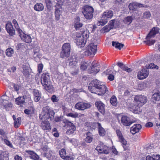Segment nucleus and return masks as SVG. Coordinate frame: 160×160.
<instances>
[{"label": "nucleus", "instance_id": "obj_14", "mask_svg": "<svg viewBox=\"0 0 160 160\" xmlns=\"http://www.w3.org/2000/svg\"><path fill=\"white\" fill-rule=\"evenodd\" d=\"M99 68V64L97 62V61H94L92 63L90 72L91 73H97L100 70Z\"/></svg>", "mask_w": 160, "mask_h": 160}, {"label": "nucleus", "instance_id": "obj_4", "mask_svg": "<svg viewBox=\"0 0 160 160\" xmlns=\"http://www.w3.org/2000/svg\"><path fill=\"white\" fill-rule=\"evenodd\" d=\"M41 83L47 90H51L53 88L49 80V75L48 73L45 72L42 75Z\"/></svg>", "mask_w": 160, "mask_h": 160}, {"label": "nucleus", "instance_id": "obj_26", "mask_svg": "<svg viewBox=\"0 0 160 160\" xmlns=\"http://www.w3.org/2000/svg\"><path fill=\"white\" fill-rule=\"evenodd\" d=\"M142 7H144L143 4L136 2L131 3L129 4L128 6L129 9L131 10H133L135 8Z\"/></svg>", "mask_w": 160, "mask_h": 160}, {"label": "nucleus", "instance_id": "obj_51", "mask_svg": "<svg viewBox=\"0 0 160 160\" xmlns=\"http://www.w3.org/2000/svg\"><path fill=\"white\" fill-rule=\"evenodd\" d=\"M151 16L150 12L149 11H146L143 13V17L144 18L148 19Z\"/></svg>", "mask_w": 160, "mask_h": 160}, {"label": "nucleus", "instance_id": "obj_60", "mask_svg": "<svg viewBox=\"0 0 160 160\" xmlns=\"http://www.w3.org/2000/svg\"><path fill=\"white\" fill-rule=\"evenodd\" d=\"M16 69L17 68L16 67L12 66L11 68V71L9 69H8L7 70V71L8 72H14L16 71Z\"/></svg>", "mask_w": 160, "mask_h": 160}, {"label": "nucleus", "instance_id": "obj_22", "mask_svg": "<svg viewBox=\"0 0 160 160\" xmlns=\"http://www.w3.org/2000/svg\"><path fill=\"white\" fill-rule=\"evenodd\" d=\"M113 12L112 10H107L104 11L102 15V18L110 19L113 17Z\"/></svg>", "mask_w": 160, "mask_h": 160}, {"label": "nucleus", "instance_id": "obj_33", "mask_svg": "<svg viewBox=\"0 0 160 160\" xmlns=\"http://www.w3.org/2000/svg\"><path fill=\"white\" fill-rule=\"evenodd\" d=\"M77 63V59L75 56H73L70 59V62L69 65L73 67L75 66Z\"/></svg>", "mask_w": 160, "mask_h": 160}, {"label": "nucleus", "instance_id": "obj_15", "mask_svg": "<svg viewBox=\"0 0 160 160\" xmlns=\"http://www.w3.org/2000/svg\"><path fill=\"white\" fill-rule=\"evenodd\" d=\"M93 127L92 128H95L97 127L98 129L99 134L101 136H104L106 133V131L104 129L102 128L100 123L99 122H94L92 124Z\"/></svg>", "mask_w": 160, "mask_h": 160}, {"label": "nucleus", "instance_id": "obj_20", "mask_svg": "<svg viewBox=\"0 0 160 160\" xmlns=\"http://www.w3.org/2000/svg\"><path fill=\"white\" fill-rule=\"evenodd\" d=\"M121 122L123 125L126 126H129L132 123L129 118L126 116H123L122 117Z\"/></svg>", "mask_w": 160, "mask_h": 160}, {"label": "nucleus", "instance_id": "obj_45", "mask_svg": "<svg viewBox=\"0 0 160 160\" xmlns=\"http://www.w3.org/2000/svg\"><path fill=\"white\" fill-rule=\"evenodd\" d=\"M146 84L144 82H142L138 85V89L140 90H142L146 88Z\"/></svg>", "mask_w": 160, "mask_h": 160}, {"label": "nucleus", "instance_id": "obj_11", "mask_svg": "<svg viewBox=\"0 0 160 160\" xmlns=\"http://www.w3.org/2000/svg\"><path fill=\"white\" fill-rule=\"evenodd\" d=\"M96 150L101 153L108 154L109 152V148L102 143H100L96 147Z\"/></svg>", "mask_w": 160, "mask_h": 160}, {"label": "nucleus", "instance_id": "obj_37", "mask_svg": "<svg viewBox=\"0 0 160 160\" xmlns=\"http://www.w3.org/2000/svg\"><path fill=\"white\" fill-rule=\"evenodd\" d=\"M47 7V9L45 11V13L47 17H51L52 15V12L51 8V6H48Z\"/></svg>", "mask_w": 160, "mask_h": 160}, {"label": "nucleus", "instance_id": "obj_62", "mask_svg": "<svg viewBox=\"0 0 160 160\" xmlns=\"http://www.w3.org/2000/svg\"><path fill=\"white\" fill-rule=\"evenodd\" d=\"M12 22L15 28H17L18 27H19L18 22L15 19H13Z\"/></svg>", "mask_w": 160, "mask_h": 160}, {"label": "nucleus", "instance_id": "obj_46", "mask_svg": "<svg viewBox=\"0 0 160 160\" xmlns=\"http://www.w3.org/2000/svg\"><path fill=\"white\" fill-rule=\"evenodd\" d=\"M66 115L68 117H70L73 118H76L78 117V114L76 112L74 113H66Z\"/></svg>", "mask_w": 160, "mask_h": 160}, {"label": "nucleus", "instance_id": "obj_30", "mask_svg": "<svg viewBox=\"0 0 160 160\" xmlns=\"http://www.w3.org/2000/svg\"><path fill=\"white\" fill-rule=\"evenodd\" d=\"M2 104L6 110H10L12 106V103L6 100H4L2 102Z\"/></svg>", "mask_w": 160, "mask_h": 160}, {"label": "nucleus", "instance_id": "obj_39", "mask_svg": "<svg viewBox=\"0 0 160 160\" xmlns=\"http://www.w3.org/2000/svg\"><path fill=\"white\" fill-rule=\"evenodd\" d=\"M112 45L113 46L115 47L116 48L120 50L124 46V45L119 43L118 42L113 41L112 42Z\"/></svg>", "mask_w": 160, "mask_h": 160}, {"label": "nucleus", "instance_id": "obj_64", "mask_svg": "<svg viewBox=\"0 0 160 160\" xmlns=\"http://www.w3.org/2000/svg\"><path fill=\"white\" fill-rule=\"evenodd\" d=\"M4 142L7 145L9 146L10 147L12 148V144L8 140L6 139H4Z\"/></svg>", "mask_w": 160, "mask_h": 160}, {"label": "nucleus", "instance_id": "obj_28", "mask_svg": "<svg viewBox=\"0 0 160 160\" xmlns=\"http://www.w3.org/2000/svg\"><path fill=\"white\" fill-rule=\"evenodd\" d=\"M34 108L32 106H31L24 110L25 113L28 116H31L34 113Z\"/></svg>", "mask_w": 160, "mask_h": 160}, {"label": "nucleus", "instance_id": "obj_36", "mask_svg": "<svg viewBox=\"0 0 160 160\" xmlns=\"http://www.w3.org/2000/svg\"><path fill=\"white\" fill-rule=\"evenodd\" d=\"M160 98L159 94L158 93H155L152 95L151 100L152 102L155 103L156 101L158 100Z\"/></svg>", "mask_w": 160, "mask_h": 160}, {"label": "nucleus", "instance_id": "obj_2", "mask_svg": "<svg viewBox=\"0 0 160 160\" xmlns=\"http://www.w3.org/2000/svg\"><path fill=\"white\" fill-rule=\"evenodd\" d=\"M88 88L91 93L99 95H104L107 91V87L105 85L97 79L92 81L89 84Z\"/></svg>", "mask_w": 160, "mask_h": 160}, {"label": "nucleus", "instance_id": "obj_54", "mask_svg": "<svg viewBox=\"0 0 160 160\" xmlns=\"http://www.w3.org/2000/svg\"><path fill=\"white\" fill-rule=\"evenodd\" d=\"M40 48L38 47L35 48L33 50V53L38 54H42L40 52Z\"/></svg>", "mask_w": 160, "mask_h": 160}, {"label": "nucleus", "instance_id": "obj_5", "mask_svg": "<svg viewBox=\"0 0 160 160\" xmlns=\"http://www.w3.org/2000/svg\"><path fill=\"white\" fill-rule=\"evenodd\" d=\"M57 2L55 6V19L56 21H58L62 13V6L65 1V0H57Z\"/></svg>", "mask_w": 160, "mask_h": 160}, {"label": "nucleus", "instance_id": "obj_57", "mask_svg": "<svg viewBox=\"0 0 160 160\" xmlns=\"http://www.w3.org/2000/svg\"><path fill=\"white\" fill-rule=\"evenodd\" d=\"M24 44L23 43H19L17 46V50H19L22 48L24 47Z\"/></svg>", "mask_w": 160, "mask_h": 160}, {"label": "nucleus", "instance_id": "obj_38", "mask_svg": "<svg viewBox=\"0 0 160 160\" xmlns=\"http://www.w3.org/2000/svg\"><path fill=\"white\" fill-rule=\"evenodd\" d=\"M132 20L133 18L132 16H128L124 18L123 22L125 24L128 25L132 22Z\"/></svg>", "mask_w": 160, "mask_h": 160}, {"label": "nucleus", "instance_id": "obj_9", "mask_svg": "<svg viewBox=\"0 0 160 160\" xmlns=\"http://www.w3.org/2000/svg\"><path fill=\"white\" fill-rule=\"evenodd\" d=\"M64 122L65 125L69 128L66 132V134L68 135H70L73 133L76 129L75 125L72 123L67 120L64 121Z\"/></svg>", "mask_w": 160, "mask_h": 160}, {"label": "nucleus", "instance_id": "obj_42", "mask_svg": "<svg viewBox=\"0 0 160 160\" xmlns=\"http://www.w3.org/2000/svg\"><path fill=\"white\" fill-rule=\"evenodd\" d=\"M110 101L112 105L113 106H116L118 103L117 98L114 96L112 97Z\"/></svg>", "mask_w": 160, "mask_h": 160}, {"label": "nucleus", "instance_id": "obj_24", "mask_svg": "<svg viewBox=\"0 0 160 160\" xmlns=\"http://www.w3.org/2000/svg\"><path fill=\"white\" fill-rule=\"evenodd\" d=\"M34 100L37 102L40 100L41 97V93L38 90L34 89L33 91Z\"/></svg>", "mask_w": 160, "mask_h": 160}, {"label": "nucleus", "instance_id": "obj_25", "mask_svg": "<svg viewBox=\"0 0 160 160\" xmlns=\"http://www.w3.org/2000/svg\"><path fill=\"white\" fill-rule=\"evenodd\" d=\"M26 152L30 155V157L33 160H42L35 152L30 150H27Z\"/></svg>", "mask_w": 160, "mask_h": 160}, {"label": "nucleus", "instance_id": "obj_35", "mask_svg": "<svg viewBox=\"0 0 160 160\" xmlns=\"http://www.w3.org/2000/svg\"><path fill=\"white\" fill-rule=\"evenodd\" d=\"M81 32H82V37H83V38L85 39L86 41L89 37L90 33L89 31L87 29H85V30H83Z\"/></svg>", "mask_w": 160, "mask_h": 160}, {"label": "nucleus", "instance_id": "obj_44", "mask_svg": "<svg viewBox=\"0 0 160 160\" xmlns=\"http://www.w3.org/2000/svg\"><path fill=\"white\" fill-rule=\"evenodd\" d=\"M59 154L61 157L63 159L66 155L65 149L64 148L61 149L59 151Z\"/></svg>", "mask_w": 160, "mask_h": 160}, {"label": "nucleus", "instance_id": "obj_34", "mask_svg": "<svg viewBox=\"0 0 160 160\" xmlns=\"http://www.w3.org/2000/svg\"><path fill=\"white\" fill-rule=\"evenodd\" d=\"M86 135L87 137L85 138V141L88 143L91 142H92L93 139L92 133L88 132H87Z\"/></svg>", "mask_w": 160, "mask_h": 160}, {"label": "nucleus", "instance_id": "obj_32", "mask_svg": "<svg viewBox=\"0 0 160 160\" xmlns=\"http://www.w3.org/2000/svg\"><path fill=\"white\" fill-rule=\"evenodd\" d=\"M16 104L20 105V106H22L25 103V100L23 97H19L16 99Z\"/></svg>", "mask_w": 160, "mask_h": 160}, {"label": "nucleus", "instance_id": "obj_27", "mask_svg": "<svg viewBox=\"0 0 160 160\" xmlns=\"http://www.w3.org/2000/svg\"><path fill=\"white\" fill-rule=\"evenodd\" d=\"M74 28L77 30L82 26L83 24L80 22V18L79 17L76 18L74 21Z\"/></svg>", "mask_w": 160, "mask_h": 160}, {"label": "nucleus", "instance_id": "obj_61", "mask_svg": "<svg viewBox=\"0 0 160 160\" xmlns=\"http://www.w3.org/2000/svg\"><path fill=\"white\" fill-rule=\"evenodd\" d=\"M122 70L128 72H130L132 71L131 68H128L126 66H125Z\"/></svg>", "mask_w": 160, "mask_h": 160}, {"label": "nucleus", "instance_id": "obj_55", "mask_svg": "<svg viewBox=\"0 0 160 160\" xmlns=\"http://www.w3.org/2000/svg\"><path fill=\"white\" fill-rule=\"evenodd\" d=\"M64 160H73L74 158L72 155H66L64 158H63Z\"/></svg>", "mask_w": 160, "mask_h": 160}, {"label": "nucleus", "instance_id": "obj_1", "mask_svg": "<svg viewBox=\"0 0 160 160\" xmlns=\"http://www.w3.org/2000/svg\"><path fill=\"white\" fill-rule=\"evenodd\" d=\"M54 112L49 106L44 107L43 108L42 112L40 115V119L43 118L45 120L42 121L41 123V127L44 130L49 131L51 129V127L50 124L48 121L46 120L50 119L51 121L54 118Z\"/></svg>", "mask_w": 160, "mask_h": 160}, {"label": "nucleus", "instance_id": "obj_16", "mask_svg": "<svg viewBox=\"0 0 160 160\" xmlns=\"http://www.w3.org/2000/svg\"><path fill=\"white\" fill-rule=\"evenodd\" d=\"M148 71L147 69L143 68L139 71L138 74V78L142 80L146 78L148 75Z\"/></svg>", "mask_w": 160, "mask_h": 160}, {"label": "nucleus", "instance_id": "obj_41", "mask_svg": "<svg viewBox=\"0 0 160 160\" xmlns=\"http://www.w3.org/2000/svg\"><path fill=\"white\" fill-rule=\"evenodd\" d=\"M21 118L20 117H18L15 120L14 122V126L15 128H17L20 126L21 123Z\"/></svg>", "mask_w": 160, "mask_h": 160}, {"label": "nucleus", "instance_id": "obj_47", "mask_svg": "<svg viewBox=\"0 0 160 160\" xmlns=\"http://www.w3.org/2000/svg\"><path fill=\"white\" fill-rule=\"evenodd\" d=\"M23 70L22 72L25 75H27L29 74V69L28 67L23 66L22 67Z\"/></svg>", "mask_w": 160, "mask_h": 160}, {"label": "nucleus", "instance_id": "obj_10", "mask_svg": "<svg viewBox=\"0 0 160 160\" xmlns=\"http://www.w3.org/2000/svg\"><path fill=\"white\" fill-rule=\"evenodd\" d=\"M91 105L89 103L84 102H79L75 105V108L79 110H84L89 108Z\"/></svg>", "mask_w": 160, "mask_h": 160}, {"label": "nucleus", "instance_id": "obj_49", "mask_svg": "<svg viewBox=\"0 0 160 160\" xmlns=\"http://www.w3.org/2000/svg\"><path fill=\"white\" fill-rule=\"evenodd\" d=\"M142 106H140L139 105L137 104V106H134L133 107V110L134 111V112L136 113H138V112H140L141 109H140V107Z\"/></svg>", "mask_w": 160, "mask_h": 160}, {"label": "nucleus", "instance_id": "obj_19", "mask_svg": "<svg viewBox=\"0 0 160 160\" xmlns=\"http://www.w3.org/2000/svg\"><path fill=\"white\" fill-rule=\"evenodd\" d=\"M6 28L7 32L10 35H12L14 34L15 31L13 28V26L11 22H8L6 25Z\"/></svg>", "mask_w": 160, "mask_h": 160}, {"label": "nucleus", "instance_id": "obj_23", "mask_svg": "<svg viewBox=\"0 0 160 160\" xmlns=\"http://www.w3.org/2000/svg\"><path fill=\"white\" fill-rule=\"evenodd\" d=\"M20 36L22 40L26 43H30L32 42V38L30 35L23 33L20 35Z\"/></svg>", "mask_w": 160, "mask_h": 160}, {"label": "nucleus", "instance_id": "obj_13", "mask_svg": "<svg viewBox=\"0 0 160 160\" xmlns=\"http://www.w3.org/2000/svg\"><path fill=\"white\" fill-rule=\"evenodd\" d=\"M117 136L119 141L123 145L124 150H126L127 148L125 147L127 144V142L124 138L121 131L119 130H117L116 131Z\"/></svg>", "mask_w": 160, "mask_h": 160}, {"label": "nucleus", "instance_id": "obj_43", "mask_svg": "<svg viewBox=\"0 0 160 160\" xmlns=\"http://www.w3.org/2000/svg\"><path fill=\"white\" fill-rule=\"evenodd\" d=\"M108 22V19L105 18H103L100 20V21H98L97 25L98 26H103L105 25Z\"/></svg>", "mask_w": 160, "mask_h": 160}, {"label": "nucleus", "instance_id": "obj_12", "mask_svg": "<svg viewBox=\"0 0 160 160\" xmlns=\"http://www.w3.org/2000/svg\"><path fill=\"white\" fill-rule=\"evenodd\" d=\"M134 101L137 104L142 106L146 102L147 98L144 96H136L134 98Z\"/></svg>", "mask_w": 160, "mask_h": 160}, {"label": "nucleus", "instance_id": "obj_53", "mask_svg": "<svg viewBox=\"0 0 160 160\" xmlns=\"http://www.w3.org/2000/svg\"><path fill=\"white\" fill-rule=\"evenodd\" d=\"M70 142L74 146L78 145L77 140L75 138H72L70 140Z\"/></svg>", "mask_w": 160, "mask_h": 160}, {"label": "nucleus", "instance_id": "obj_8", "mask_svg": "<svg viewBox=\"0 0 160 160\" xmlns=\"http://www.w3.org/2000/svg\"><path fill=\"white\" fill-rule=\"evenodd\" d=\"M97 50V44L94 43H91L87 47L84 52L85 54L88 56L92 55H94L96 53Z\"/></svg>", "mask_w": 160, "mask_h": 160}, {"label": "nucleus", "instance_id": "obj_29", "mask_svg": "<svg viewBox=\"0 0 160 160\" xmlns=\"http://www.w3.org/2000/svg\"><path fill=\"white\" fill-rule=\"evenodd\" d=\"M34 9L35 10L37 11L40 12L44 10V7L42 3L38 2L35 5L34 7Z\"/></svg>", "mask_w": 160, "mask_h": 160}, {"label": "nucleus", "instance_id": "obj_3", "mask_svg": "<svg viewBox=\"0 0 160 160\" xmlns=\"http://www.w3.org/2000/svg\"><path fill=\"white\" fill-rule=\"evenodd\" d=\"M159 28L157 27L153 28L147 35L146 38L147 40L144 41V43L149 46L152 45L155 43V41L151 39L153 38L156 34L159 33Z\"/></svg>", "mask_w": 160, "mask_h": 160}, {"label": "nucleus", "instance_id": "obj_52", "mask_svg": "<svg viewBox=\"0 0 160 160\" xmlns=\"http://www.w3.org/2000/svg\"><path fill=\"white\" fill-rule=\"evenodd\" d=\"M52 152L50 150L48 152H46L44 153V155L45 157L48 158V159H50L52 157Z\"/></svg>", "mask_w": 160, "mask_h": 160}, {"label": "nucleus", "instance_id": "obj_6", "mask_svg": "<svg viewBox=\"0 0 160 160\" xmlns=\"http://www.w3.org/2000/svg\"><path fill=\"white\" fill-rule=\"evenodd\" d=\"M94 9L92 7L88 5H86L83 8L82 11L84 17L87 19H91L93 17Z\"/></svg>", "mask_w": 160, "mask_h": 160}, {"label": "nucleus", "instance_id": "obj_50", "mask_svg": "<svg viewBox=\"0 0 160 160\" xmlns=\"http://www.w3.org/2000/svg\"><path fill=\"white\" fill-rule=\"evenodd\" d=\"M51 99L53 102H56L59 100L58 97H57L55 95H53L51 98Z\"/></svg>", "mask_w": 160, "mask_h": 160}, {"label": "nucleus", "instance_id": "obj_58", "mask_svg": "<svg viewBox=\"0 0 160 160\" xmlns=\"http://www.w3.org/2000/svg\"><path fill=\"white\" fill-rule=\"evenodd\" d=\"M103 30L105 32H108L111 29V27L109 25H107L103 28Z\"/></svg>", "mask_w": 160, "mask_h": 160}, {"label": "nucleus", "instance_id": "obj_48", "mask_svg": "<svg viewBox=\"0 0 160 160\" xmlns=\"http://www.w3.org/2000/svg\"><path fill=\"white\" fill-rule=\"evenodd\" d=\"M145 67L147 68H150V69H158V67L157 65H155L153 63H151L150 64H149L148 66L146 65Z\"/></svg>", "mask_w": 160, "mask_h": 160}, {"label": "nucleus", "instance_id": "obj_21", "mask_svg": "<svg viewBox=\"0 0 160 160\" xmlns=\"http://www.w3.org/2000/svg\"><path fill=\"white\" fill-rule=\"evenodd\" d=\"M95 105L99 111L101 113H104L105 112L104 104L101 101L96 102L95 103Z\"/></svg>", "mask_w": 160, "mask_h": 160}, {"label": "nucleus", "instance_id": "obj_31", "mask_svg": "<svg viewBox=\"0 0 160 160\" xmlns=\"http://www.w3.org/2000/svg\"><path fill=\"white\" fill-rule=\"evenodd\" d=\"M91 63V62L90 61L82 62L80 66L81 70L82 71L85 70L90 65Z\"/></svg>", "mask_w": 160, "mask_h": 160}, {"label": "nucleus", "instance_id": "obj_7", "mask_svg": "<svg viewBox=\"0 0 160 160\" xmlns=\"http://www.w3.org/2000/svg\"><path fill=\"white\" fill-rule=\"evenodd\" d=\"M71 51L70 45L69 43H64L62 47V50L60 56L62 58L68 57L70 54Z\"/></svg>", "mask_w": 160, "mask_h": 160}, {"label": "nucleus", "instance_id": "obj_17", "mask_svg": "<svg viewBox=\"0 0 160 160\" xmlns=\"http://www.w3.org/2000/svg\"><path fill=\"white\" fill-rule=\"evenodd\" d=\"M142 128L141 125L139 124H135L131 127L130 132L132 134H135L138 132Z\"/></svg>", "mask_w": 160, "mask_h": 160}, {"label": "nucleus", "instance_id": "obj_40", "mask_svg": "<svg viewBox=\"0 0 160 160\" xmlns=\"http://www.w3.org/2000/svg\"><path fill=\"white\" fill-rule=\"evenodd\" d=\"M14 53V50L13 49L11 48H9L6 50V55L8 57H11L12 56V54Z\"/></svg>", "mask_w": 160, "mask_h": 160}, {"label": "nucleus", "instance_id": "obj_59", "mask_svg": "<svg viewBox=\"0 0 160 160\" xmlns=\"http://www.w3.org/2000/svg\"><path fill=\"white\" fill-rule=\"evenodd\" d=\"M42 149L43 151L46 152H48L50 150V149L48 148V146L47 145L43 146L42 148Z\"/></svg>", "mask_w": 160, "mask_h": 160}, {"label": "nucleus", "instance_id": "obj_63", "mask_svg": "<svg viewBox=\"0 0 160 160\" xmlns=\"http://www.w3.org/2000/svg\"><path fill=\"white\" fill-rule=\"evenodd\" d=\"M153 160H160V155L158 154L153 156Z\"/></svg>", "mask_w": 160, "mask_h": 160}, {"label": "nucleus", "instance_id": "obj_56", "mask_svg": "<svg viewBox=\"0 0 160 160\" xmlns=\"http://www.w3.org/2000/svg\"><path fill=\"white\" fill-rule=\"evenodd\" d=\"M38 72L39 73H40L41 72L43 68V64L42 63L38 64Z\"/></svg>", "mask_w": 160, "mask_h": 160}, {"label": "nucleus", "instance_id": "obj_18", "mask_svg": "<svg viewBox=\"0 0 160 160\" xmlns=\"http://www.w3.org/2000/svg\"><path fill=\"white\" fill-rule=\"evenodd\" d=\"M77 36V38L76 39V44L80 48L84 47L86 43V41L81 36L80 37Z\"/></svg>", "mask_w": 160, "mask_h": 160}]
</instances>
